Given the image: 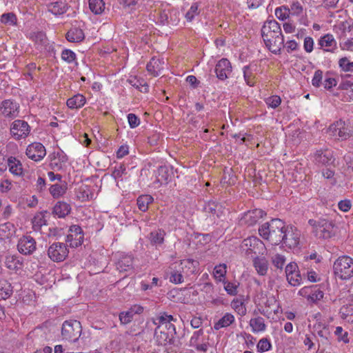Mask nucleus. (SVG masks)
<instances>
[{"label": "nucleus", "instance_id": "nucleus-17", "mask_svg": "<svg viewBox=\"0 0 353 353\" xmlns=\"http://www.w3.org/2000/svg\"><path fill=\"white\" fill-rule=\"evenodd\" d=\"M314 159L316 163L328 165L334 161L332 151L325 149L319 150L314 154Z\"/></svg>", "mask_w": 353, "mask_h": 353}, {"label": "nucleus", "instance_id": "nucleus-37", "mask_svg": "<svg viewBox=\"0 0 353 353\" xmlns=\"http://www.w3.org/2000/svg\"><path fill=\"white\" fill-rule=\"evenodd\" d=\"M67 190L66 184H54L50 186V192L54 198H59L63 195Z\"/></svg>", "mask_w": 353, "mask_h": 353}, {"label": "nucleus", "instance_id": "nucleus-34", "mask_svg": "<svg viewBox=\"0 0 353 353\" xmlns=\"http://www.w3.org/2000/svg\"><path fill=\"white\" fill-rule=\"evenodd\" d=\"M165 235V232L164 230L158 229L157 230L152 231L150 234V240L151 243L154 245H161L163 243L164 236Z\"/></svg>", "mask_w": 353, "mask_h": 353}, {"label": "nucleus", "instance_id": "nucleus-54", "mask_svg": "<svg viewBox=\"0 0 353 353\" xmlns=\"http://www.w3.org/2000/svg\"><path fill=\"white\" fill-rule=\"evenodd\" d=\"M340 313L343 319H347L348 316L353 317V304L343 306L340 310Z\"/></svg>", "mask_w": 353, "mask_h": 353}, {"label": "nucleus", "instance_id": "nucleus-39", "mask_svg": "<svg viewBox=\"0 0 353 353\" xmlns=\"http://www.w3.org/2000/svg\"><path fill=\"white\" fill-rule=\"evenodd\" d=\"M183 274L179 273L176 268L172 264L170 266V281L175 284L182 283L183 282Z\"/></svg>", "mask_w": 353, "mask_h": 353}, {"label": "nucleus", "instance_id": "nucleus-32", "mask_svg": "<svg viewBox=\"0 0 353 353\" xmlns=\"http://www.w3.org/2000/svg\"><path fill=\"white\" fill-rule=\"evenodd\" d=\"M176 321V319L172 315H169L165 312L160 313V314L154 320V323L163 327H169V325H173L171 322Z\"/></svg>", "mask_w": 353, "mask_h": 353}, {"label": "nucleus", "instance_id": "nucleus-58", "mask_svg": "<svg viewBox=\"0 0 353 353\" xmlns=\"http://www.w3.org/2000/svg\"><path fill=\"white\" fill-rule=\"evenodd\" d=\"M267 104L272 108H277L281 103V99L279 96H272L266 99Z\"/></svg>", "mask_w": 353, "mask_h": 353}, {"label": "nucleus", "instance_id": "nucleus-60", "mask_svg": "<svg viewBox=\"0 0 353 353\" xmlns=\"http://www.w3.org/2000/svg\"><path fill=\"white\" fill-rule=\"evenodd\" d=\"M224 289L230 295H236L237 294V285L231 282H225Z\"/></svg>", "mask_w": 353, "mask_h": 353}, {"label": "nucleus", "instance_id": "nucleus-45", "mask_svg": "<svg viewBox=\"0 0 353 353\" xmlns=\"http://www.w3.org/2000/svg\"><path fill=\"white\" fill-rule=\"evenodd\" d=\"M221 208V205L214 201H209L204 208L206 212L211 213L212 214H216L219 216L217 210Z\"/></svg>", "mask_w": 353, "mask_h": 353}, {"label": "nucleus", "instance_id": "nucleus-7", "mask_svg": "<svg viewBox=\"0 0 353 353\" xmlns=\"http://www.w3.org/2000/svg\"><path fill=\"white\" fill-rule=\"evenodd\" d=\"M82 333L81 323L77 320H68L63 322L61 327V336L63 340L77 342Z\"/></svg>", "mask_w": 353, "mask_h": 353}, {"label": "nucleus", "instance_id": "nucleus-3", "mask_svg": "<svg viewBox=\"0 0 353 353\" xmlns=\"http://www.w3.org/2000/svg\"><path fill=\"white\" fill-rule=\"evenodd\" d=\"M308 223L312 228V233L319 239H327L334 235V225L330 220L310 219Z\"/></svg>", "mask_w": 353, "mask_h": 353}, {"label": "nucleus", "instance_id": "nucleus-20", "mask_svg": "<svg viewBox=\"0 0 353 353\" xmlns=\"http://www.w3.org/2000/svg\"><path fill=\"white\" fill-rule=\"evenodd\" d=\"M183 266L185 272V278L195 274L198 271L199 262L193 259H184L179 261Z\"/></svg>", "mask_w": 353, "mask_h": 353}, {"label": "nucleus", "instance_id": "nucleus-48", "mask_svg": "<svg viewBox=\"0 0 353 353\" xmlns=\"http://www.w3.org/2000/svg\"><path fill=\"white\" fill-rule=\"evenodd\" d=\"M285 262V258L284 256L276 254L272 258V264L279 269H282Z\"/></svg>", "mask_w": 353, "mask_h": 353}, {"label": "nucleus", "instance_id": "nucleus-63", "mask_svg": "<svg viewBox=\"0 0 353 353\" xmlns=\"http://www.w3.org/2000/svg\"><path fill=\"white\" fill-rule=\"evenodd\" d=\"M339 208L343 212H347L350 210L352 203L350 200H342L338 203Z\"/></svg>", "mask_w": 353, "mask_h": 353}, {"label": "nucleus", "instance_id": "nucleus-12", "mask_svg": "<svg viewBox=\"0 0 353 353\" xmlns=\"http://www.w3.org/2000/svg\"><path fill=\"white\" fill-rule=\"evenodd\" d=\"M19 104L12 100H4L0 108L1 114L8 119H14L19 115Z\"/></svg>", "mask_w": 353, "mask_h": 353}, {"label": "nucleus", "instance_id": "nucleus-11", "mask_svg": "<svg viewBox=\"0 0 353 353\" xmlns=\"http://www.w3.org/2000/svg\"><path fill=\"white\" fill-rule=\"evenodd\" d=\"M30 128L23 120H15L11 125L10 133L17 140L24 139L29 134Z\"/></svg>", "mask_w": 353, "mask_h": 353}, {"label": "nucleus", "instance_id": "nucleus-46", "mask_svg": "<svg viewBox=\"0 0 353 353\" xmlns=\"http://www.w3.org/2000/svg\"><path fill=\"white\" fill-rule=\"evenodd\" d=\"M1 21L5 24L14 25L17 21V17L12 12L5 13L1 16Z\"/></svg>", "mask_w": 353, "mask_h": 353}, {"label": "nucleus", "instance_id": "nucleus-43", "mask_svg": "<svg viewBox=\"0 0 353 353\" xmlns=\"http://www.w3.org/2000/svg\"><path fill=\"white\" fill-rule=\"evenodd\" d=\"M339 67L345 72H353V62H350L347 57H343L339 61Z\"/></svg>", "mask_w": 353, "mask_h": 353}, {"label": "nucleus", "instance_id": "nucleus-23", "mask_svg": "<svg viewBox=\"0 0 353 353\" xmlns=\"http://www.w3.org/2000/svg\"><path fill=\"white\" fill-rule=\"evenodd\" d=\"M71 210L70 205L64 201H58L53 208V214L59 218H63L68 215Z\"/></svg>", "mask_w": 353, "mask_h": 353}, {"label": "nucleus", "instance_id": "nucleus-35", "mask_svg": "<svg viewBox=\"0 0 353 353\" xmlns=\"http://www.w3.org/2000/svg\"><path fill=\"white\" fill-rule=\"evenodd\" d=\"M153 201V198L148 194L141 195L137 199V205L142 212H145L150 203Z\"/></svg>", "mask_w": 353, "mask_h": 353}, {"label": "nucleus", "instance_id": "nucleus-59", "mask_svg": "<svg viewBox=\"0 0 353 353\" xmlns=\"http://www.w3.org/2000/svg\"><path fill=\"white\" fill-rule=\"evenodd\" d=\"M128 120L131 128L137 127L140 123L139 118L132 113H130L128 115Z\"/></svg>", "mask_w": 353, "mask_h": 353}, {"label": "nucleus", "instance_id": "nucleus-56", "mask_svg": "<svg viewBox=\"0 0 353 353\" xmlns=\"http://www.w3.org/2000/svg\"><path fill=\"white\" fill-rule=\"evenodd\" d=\"M61 58L68 63H72L76 58L75 53L70 50H64L61 53Z\"/></svg>", "mask_w": 353, "mask_h": 353}, {"label": "nucleus", "instance_id": "nucleus-33", "mask_svg": "<svg viewBox=\"0 0 353 353\" xmlns=\"http://www.w3.org/2000/svg\"><path fill=\"white\" fill-rule=\"evenodd\" d=\"M14 232V226L12 223L8 222L0 224V236L2 239L10 238Z\"/></svg>", "mask_w": 353, "mask_h": 353}, {"label": "nucleus", "instance_id": "nucleus-27", "mask_svg": "<svg viewBox=\"0 0 353 353\" xmlns=\"http://www.w3.org/2000/svg\"><path fill=\"white\" fill-rule=\"evenodd\" d=\"M12 294L11 284L5 279H0V300H6Z\"/></svg>", "mask_w": 353, "mask_h": 353}, {"label": "nucleus", "instance_id": "nucleus-38", "mask_svg": "<svg viewBox=\"0 0 353 353\" xmlns=\"http://www.w3.org/2000/svg\"><path fill=\"white\" fill-rule=\"evenodd\" d=\"M5 264L6 266L11 270H18L21 265V263L17 257L12 255H8L6 256Z\"/></svg>", "mask_w": 353, "mask_h": 353}, {"label": "nucleus", "instance_id": "nucleus-21", "mask_svg": "<svg viewBox=\"0 0 353 353\" xmlns=\"http://www.w3.org/2000/svg\"><path fill=\"white\" fill-rule=\"evenodd\" d=\"M117 269L121 272L132 271L133 258L130 255L122 256L117 263Z\"/></svg>", "mask_w": 353, "mask_h": 353}, {"label": "nucleus", "instance_id": "nucleus-10", "mask_svg": "<svg viewBox=\"0 0 353 353\" xmlns=\"http://www.w3.org/2000/svg\"><path fill=\"white\" fill-rule=\"evenodd\" d=\"M301 231L296 228L287 225L282 243L289 248H296L300 243Z\"/></svg>", "mask_w": 353, "mask_h": 353}, {"label": "nucleus", "instance_id": "nucleus-42", "mask_svg": "<svg viewBox=\"0 0 353 353\" xmlns=\"http://www.w3.org/2000/svg\"><path fill=\"white\" fill-rule=\"evenodd\" d=\"M243 76L246 83L250 86H253L255 83L254 76L250 66L245 65L243 68Z\"/></svg>", "mask_w": 353, "mask_h": 353}, {"label": "nucleus", "instance_id": "nucleus-14", "mask_svg": "<svg viewBox=\"0 0 353 353\" xmlns=\"http://www.w3.org/2000/svg\"><path fill=\"white\" fill-rule=\"evenodd\" d=\"M17 248L21 254H31L36 250V241L30 236H23L18 242Z\"/></svg>", "mask_w": 353, "mask_h": 353}, {"label": "nucleus", "instance_id": "nucleus-25", "mask_svg": "<svg viewBox=\"0 0 353 353\" xmlns=\"http://www.w3.org/2000/svg\"><path fill=\"white\" fill-rule=\"evenodd\" d=\"M314 331L316 332L317 335L321 338L323 343L328 342V339L330 336V328L327 325L319 323L314 325Z\"/></svg>", "mask_w": 353, "mask_h": 353}, {"label": "nucleus", "instance_id": "nucleus-13", "mask_svg": "<svg viewBox=\"0 0 353 353\" xmlns=\"http://www.w3.org/2000/svg\"><path fill=\"white\" fill-rule=\"evenodd\" d=\"M26 154L34 161H41L46 154L45 147L40 143H33L26 149Z\"/></svg>", "mask_w": 353, "mask_h": 353}, {"label": "nucleus", "instance_id": "nucleus-64", "mask_svg": "<svg viewBox=\"0 0 353 353\" xmlns=\"http://www.w3.org/2000/svg\"><path fill=\"white\" fill-rule=\"evenodd\" d=\"M323 297V292L319 289L315 290L309 295V299H310L313 302L321 300Z\"/></svg>", "mask_w": 353, "mask_h": 353}, {"label": "nucleus", "instance_id": "nucleus-41", "mask_svg": "<svg viewBox=\"0 0 353 353\" xmlns=\"http://www.w3.org/2000/svg\"><path fill=\"white\" fill-rule=\"evenodd\" d=\"M158 181L161 183H167L170 177L169 169L167 166H160L158 168Z\"/></svg>", "mask_w": 353, "mask_h": 353}, {"label": "nucleus", "instance_id": "nucleus-44", "mask_svg": "<svg viewBox=\"0 0 353 353\" xmlns=\"http://www.w3.org/2000/svg\"><path fill=\"white\" fill-rule=\"evenodd\" d=\"M283 9L288 12L294 15H298L301 14L303 11V8L299 1H293L290 5V8H287L286 7H283Z\"/></svg>", "mask_w": 353, "mask_h": 353}, {"label": "nucleus", "instance_id": "nucleus-47", "mask_svg": "<svg viewBox=\"0 0 353 353\" xmlns=\"http://www.w3.org/2000/svg\"><path fill=\"white\" fill-rule=\"evenodd\" d=\"M256 347L259 352H265L271 348V343L268 339H262L259 341Z\"/></svg>", "mask_w": 353, "mask_h": 353}, {"label": "nucleus", "instance_id": "nucleus-40", "mask_svg": "<svg viewBox=\"0 0 353 353\" xmlns=\"http://www.w3.org/2000/svg\"><path fill=\"white\" fill-rule=\"evenodd\" d=\"M232 307L239 314L240 316H243L246 314V308L243 305V303L241 300H239L238 299H234L232 301L231 303Z\"/></svg>", "mask_w": 353, "mask_h": 353}, {"label": "nucleus", "instance_id": "nucleus-16", "mask_svg": "<svg viewBox=\"0 0 353 353\" xmlns=\"http://www.w3.org/2000/svg\"><path fill=\"white\" fill-rule=\"evenodd\" d=\"M265 213L261 209H254L244 214L241 221L249 226L254 225Z\"/></svg>", "mask_w": 353, "mask_h": 353}, {"label": "nucleus", "instance_id": "nucleus-2", "mask_svg": "<svg viewBox=\"0 0 353 353\" xmlns=\"http://www.w3.org/2000/svg\"><path fill=\"white\" fill-rule=\"evenodd\" d=\"M287 225L280 219H273L265 223L259 229L263 239L272 245H279L283 240V234Z\"/></svg>", "mask_w": 353, "mask_h": 353}, {"label": "nucleus", "instance_id": "nucleus-28", "mask_svg": "<svg viewBox=\"0 0 353 353\" xmlns=\"http://www.w3.org/2000/svg\"><path fill=\"white\" fill-rule=\"evenodd\" d=\"M85 103V98L82 94H78L70 98L67 101V105L71 109L80 108Z\"/></svg>", "mask_w": 353, "mask_h": 353}, {"label": "nucleus", "instance_id": "nucleus-9", "mask_svg": "<svg viewBox=\"0 0 353 353\" xmlns=\"http://www.w3.org/2000/svg\"><path fill=\"white\" fill-rule=\"evenodd\" d=\"M68 250L65 243H54L48 250V255L54 262H61L65 259Z\"/></svg>", "mask_w": 353, "mask_h": 353}, {"label": "nucleus", "instance_id": "nucleus-62", "mask_svg": "<svg viewBox=\"0 0 353 353\" xmlns=\"http://www.w3.org/2000/svg\"><path fill=\"white\" fill-rule=\"evenodd\" d=\"M297 269L298 266L296 263L292 262L288 264L285 267L286 277L288 278V276H290L292 274H294L296 272H299Z\"/></svg>", "mask_w": 353, "mask_h": 353}, {"label": "nucleus", "instance_id": "nucleus-19", "mask_svg": "<svg viewBox=\"0 0 353 353\" xmlns=\"http://www.w3.org/2000/svg\"><path fill=\"white\" fill-rule=\"evenodd\" d=\"M319 45L324 51L334 52L336 48V41L332 34H325L321 37L319 41Z\"/></svg>", "mask_w": 353, "mask_h": 353}, {"label": "nucleus", "instance_id": "nucleus-50", "mask_svg": "<svg viewBox=\"0 0 353 353\" xmlns=\"http://www.w3.org/2000/svg\"><path fill=\"white\" fill-rule=\"evenodd\" d=\"M334 334L338 337L339 341H342L344 343L349 342L347 332H345L342 327H336L334 331Z\"/></svg>", "mask_w": 353, "mask_h": 353}, {"label": "nucleus", "instance_id": "nucleus-5", "mask_svg": "<svg viewBox=\"0 0 353 353\" xmlns=\"http://www.w3.org/2000/svg\"><path fill=\"white\" fill-rule=\"evenodd\" d=\"M241 249L245 255L254 258L256 256L263 255L266 251L265 244L261 240L255 236L245 239L241 244Z\"/></svg>", "mask_w": 353, "mask_h": 353}, {"label": "nucleus", "instance_id": "nucleus-31", "mask_svg": "<svg viewBox=\"0 0 353 353\" xmlns=\"http://www.w3.org/2000/svg\"><path fill=\"white\" fill-rule=\"evenodd\" d=\"M250 325L254 333L263 332L266 329L265 321L261 316L251 319L250 321Z\"/></svg>", "mask_w": 353, "mask_h": 353}, {"label": "nucleus", "instance_id": "nucleus-4", "mask_svg": "<svg viewBox=\"0 0 353 353\" xmlns=\"http://www.w3.org/2000/svg\"><path fill=\"white\" fill-rule=\"evenodd\" d=\"M334 273L342 280L353 276V259L348 256L339 257L333 265Z\"/></svg>", "mask_w": 353, "mask_h": 353}, {"label": "nucleus", "instance_id": "nucleus-8", "mask_svg": "<svg viewBox=\"0 0 353 353\" xmlns=\"http://www.w3.org/2000/svg\"><path fill=\"white\" fill-rule=\"evenodd\" d=\"M175 334L174 325H169V327L158 325L154 331V339L159 345H166L173 343Z\"/></svg>", "mask_w": 353, "mask_h": 353}, {"label": "nucleus", "instance_id": "nucleus-61", "mask_svg": "<svg viewBox=\"0 0 353 353\" xmlns=\"http://www.w3.org/2000/svg\"><path fill=\"white\" fill-rule=\"evenodd\" d=\"M323 78V72L318 70L315 72L314 77L312 80V83L315 87H319Z\"/></svg>", "mask_w": 353, "mask_h": 353}, {"label": "nucleus", "instance_id": "nucleus-29", "mask_svg": "<svg viewBox=\"0 0 353 353\" xmlns=\"http://www.w3.org/2000/svg\"><path fill=\"white\" fill-rule=\"evenodd\" d=\"M234 316L230 313H226L225 315L219 319L214 325V328L216 330H219L222 327H226L232 324L234 322Z\"/></svg>", "mask_w": 353, "mask_h": 353}, {"label": "nucleus", "instance_id": "nucleus-24", "mask_svg": "<svg viewBox=\"0 0 353 353\" xmlns=\"http://www.w3.org/2000/svg\"><path fill=\"white\" fill-rule=\"evenodd\" d=\"M48 8L52 14L57 15L65 13L68 10V6L65 1L60 0L52 2L48 6Z\"/></svg>", "mask_w": 353, "mask_h": 353}, {"label": "nucleus", "instance_id": "nucleus-36", "mask_svg": "<svg viewBox=\"0 0 353 353\" xmlns=\"http://www.w3.org/2000/svg\"><path fill=\"white\" fill-rule=\"evenodd\" d=\"M89 8L94 14H100L104 10L105 3L103 0H89Z\"/></svg>", "mask_w": 353, "mask_h": 353}, {"label": "nucleus", "instance_id": "nucleus-6", "mask_svg": "<svg viewBox=\"0 0 353 353\" xmlns=\"http://www.w3.org/2000/svg\"><path fill=\"white\" fill-rule=\"evenodd\" d=\"M327 132L335 139L345 141L353 136V128L349 123L339 119L329 126Z\"/></svg>", "mask_w": 353, "mask_h": 353}, {"label": "nucleus", "instance_id": "nucleus-26", "mask_svg": "<svg viewBox=\"0 0 353 353\" xmlns=\"http://www.w3.org/2000/svg\"><path fill=\"white\" fill-rule=\"evenodd\" d=\"M85 35L81 29L74 28L66 34V39L70 42H80L84 39Z\"/></svg>", "mask_w": 353, "mask_h": 353}, {"label": "nucleus", "instance_id": "nucleus-53", "mask_svg": "<svg viewBox=\"0 0 353 353\" xmlns=\"http://www.w3.org/2000/svg\"><path fill=\"white\" fill-rule=\"evenodd\" d=\"M198 8L199 5L197 3H194L191 6L190 10L185 14V18L188 21H191L194 16L199 14Z\"/></svg>", "mask_w": 353, "mask_h": 353}, {"label": "nucleus", "instance_id": "nucleus-22", "mask_svg": "<svg viewBox=\"0 0 353 353\" xmlns=\"http://www.w3.org/2000/svg\"><path fill=\"white\" fill-rule=\"evenodd\" d=\"M253 259V265L255 268L257 273L261 276H264L267 274L268 270V261L264 257H260L256 256Z\"/></svg>", "mask_w": 353, "mask_h": 353}, {"label": "nucleus", "instance_id": "nucleus-57", "mask_svg": "<svg viewBox=\"0 0 353 353\" xmlns=\"http://www.w3.org/2000/svg\"><path fill=\"white\" fill-rule=\"evenodd\" d=\"M32 223L35 230H39L42 225H46V220L42 214H39L34 216Z\"/></svg>", "mask_w": 353, "mask_h": 353}, {"label": "nucleus", "instance_id": "nucleus-18", "mask_svg": "<svg viewBox=\"0 0 353 353\" xmlns=\"http://www.w3.org/2000/svg\"><path fill=\"white\" fill-rule=\"evenodd\" d=\"M164 65H166V63L163 59L153 57L147 64L146 68L150 74L157 77L161 74L164 68Z\"/></svg>", "mask_w": 353, "mask_h": 353}, {"label": "nucleus", "instance_id": "nucleus-52", "mask_svg": "<svg viewBox=\"0 0 353 353\" xmlns=\"http://www.w3.org/2000/svg\"><path fill=\"white\" fill-rule=\"evenodd\" d=\"M227 273V265L225 263H221L216 265L214 269V274L219 277H225Z\"/></svg>", "mask_w": 353, "mask_h": 353}, {"label": "nucleus", "instance_id": "nucleus-1", "mask_svg": "<svg viewBox=\"0 0 353 353\" xmlns=\"http://www.w3.org/2000/svg\"><path fill=\"white\" fill-rule=\"evenodd\" d=\"M261 35L266 47L273 53L278 54L284 47V38L279 23L270 20L264 23Z\"/></svg>", "mask_w": 353, "mask_h": 353}, {"label": "nucleus", "instance_id": "nucleus-15", "mask_svg": "<svg viewBox=\"0 0 353 353\" xmlns=\"http://www.w3.org/2000/svg\"><path fill=\"white\" fill-rule=\"evenodd\" d=\"M232 72L230 62L227 59H221L216 65L215 72L220 80H225Z\"/></svg>", "mask_w": 353, "mask_h": 353}, {"label": "nucleus", "instance_id": "nucleus-51", "mask_svg": "<svg viewBox=\"0 0 353 353\" xmlns=\"http://www.w3.org/2000/svg\"><path fill=\"white\" fill-rule=\"evenodd\" d=\"M83 236H72V235H68L67 236V241L70 242V247L72 248H77L81 245L83 243Z\"/></svg>", "mask_w": 353, "mask_h": 353}, {"label": "nucleus", "instance_id": "nucleus-55", "mask_svg": "<svg viewBox=\"0 0 353 353\" xmlns=\"http://www.w3.org/2000/svg\"><path fill=\"white\" fill-rule=\"evenodd\" d=\"M133 317L132 311H127L121 312L119 314V320L122 324L129 323Z\"/></svg>", "mask_w": 353, "mask_h": 353}, {"label": "nucleus", "instance_id": "nucleus-30", "mask_svg": "<svg viewBox=\"0 0 353 353\" xmlns=\"http://www.w3.org/2000/svg\"><path fill=\"white\" fill-rule=\"evenodd\" d=\"M10 171L14 175L20 176L23 172V168L21 162L15 157H10L8 160Z\"/></svg>", "mask_w": 353, "mask_h": 353}, {"label": "nucleus", "instance_id": "nucleus-49", "mask_svg": "<svg viewBox=\"0 0 353 353\" xmlns=\"http://www.w3.org/2000/svg\"><path fill=\"white\" fill-rule=\"evenodd\" d=\"M289 283L293 286H296L301 284L302 277L299 272H296L294 274H292L287 278Z\"/></svg>", "mask_w": 353, "mask_h": 353}]
</instances>
